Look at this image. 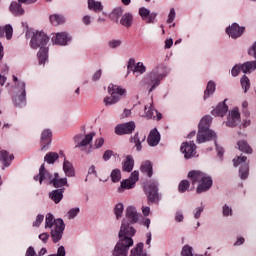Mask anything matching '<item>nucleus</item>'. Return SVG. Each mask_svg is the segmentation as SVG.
Returning <instances> with one entry per match:
<instances>
[{"label": "nucleus", "instance_id": "1", "mask_svg": "<svg viewBox=\"0 0 256 256\" xmlns=\"http://www.w3.org/2000/svg\"><path fill=\"white\" fill-rule=\"evenodd\" d=\"M26 37L30 40V47L32 49H40L38 52V59L40 65H45V61L49 58V48H47V44L49 43V37L45 32H26Z\"/></svg>", "mask_w": 256, "mask_h": 256}, {"label": "nucleus", "instance_id": "2", "mask_svg": "<svg viewBox=\"0 0 256 256\" xmlns=\"http://www.w3.org/2000/svg\"><path fill=\"white\" fill-rule=\"evenodd\" d=\"M188 179H190L192 185L198 183L196 193L201 194L205 191H209L213 187V179L199 170H192L188 173Z\"/></svg>", "mask_w": 256, "mask_h": 256}, {"label": "nucleus", "instance_id": "3", "mask_svg": "<svg viewBox=\"0 0 256 256\" xmlns=\"http://www.w3.org/2000/svg\"><path fill=\"white\" fill-rule=\"evenodd\" d=\"M45 227H49L51 230V237L53 243H59L63 238V232L65 231V222L63 219L58 218L54 220L53 214L46 215Z\"/></svg>", "mask_w": 256, "mask_h": 256}, {"label": "nucleus", "instance_id": "4", "mask_svg": "<svg viewBox=\"0 0 256 256\" xmlns=\"http://www.w3.org/2000/svg\"><path fill=\"white\" fill-rule=\"evenodd\" d=\"M14 83L16 86L14 87L13 101L16 107H25L26 95L25 91V82L19 81L17 76H12Z\"/></svg>", "mask_w": 256, "mask_h": 256}, {"label": "nucleus", "instance_id": "5", "mask_svg": "<svg viewBox=\"0 0 256 256\" xmlns=\"http://www.w3.org/2000/svg\"><path fill=\"white\" fill-rule=\"evenodd\" d=\"M167 76V71L165 70V66L158 65L156 66L150 73L147 74V79L151 88L149 93L155 89V87H159V83L163 81V78Z\"/></svg>", "mask_w": 256, "mask_h": 256}, {"label": "nucleus", "instance_id": "6", "mask_svg": "<svg viewBox=\"0 0 256 256\" xmlns=\"http://www.w3.org/2000/svg\"><path fill=\"white\" fill-rule=\"evenodd\" d=\"M159 184L155 180H150L146 185H144V191L146 193L148 203H159L161 198L159 197Z\"/></svg>", "mask_w": 256, "mask_h": 256}, {"label": "nucleus", "instance_id": "7", "mask_svg": "<svg viewBox=\"0 0 256 256\" xmlns=\"http://www.w3.org/2000/svg\"><path fill=\"white\" fill-rule=\"evenodd\" d=\"M95 137V133L90 132L88 134L80 133L74 136V143H76L75 149H81V151H86L87 154L91 153V150L85 149L87 145L91 144L93 138Z\"/></svg>", "mask_w": 256, "mask_h": 256}, {"label": "nucleus", "instance_id": "8", "mask_svg": "<svg viewBox=\"0 0 256 256\" xmlns=\"http://www.w3.org/2000/svg\"><path fill=\"white\" fill-rule=\"evenodd\" d=\"M234 167H239L240 179H247L249 177V162L247 161V156H237L233 159Z\"/></svg>", "mask_w": 256, "mask_h": 256}, {"label": "nucleus", "instance_id": "9", "mask_svg": "<svg viewBox=\"0 0 256 256\" xmlns=\"http://www.w3.org/2000/svg\"><path fill=\"white\" fill-rule=\"evenodd\" d=\"M133 247V239L120 240L114 247L113 256H127L129 249Z\"/></svg>", "mask_w": 256, "mask_h": 256}, {"label": "nucleus", "instance_id": "10", "mask_svg": "<svg viewBox=\"0 0 256 256\" xmlns=\"http://www.w3.org/2000/svg\"><path fill=\"white\" fill-rule=\"evenodd\" d=\"M239 123H241V113L239 108L235 107L229 111L225 125L226 127L235 128Z\"/></svg>", "mask_w": 256, "mask_h": 256}, {"label": "nucleus", "instance_id": "11", "mask_svg": "<svg viewBox=\"0 0 256 256\" xmlns=\"http://www.w3.org/2000/svg\"><path fill=\"white\" fill-rule=\"evenodd\" d=\"M136 231L133 226H129L127 221L123 220L122 225L118 234L119 240L118 241H126L127 239H133V235H135Z\"/></svg>", "mask_w": 256, "mask_h": 256}, {"label": "nucleus", "instance_id": "12", "mask_svg": "<svg viewBox=\"0 0 256 256\" xmlns=\"http://www.w3.org/2000/svg\"><path fill=\"white\" fill-rule=\"evenodd\" d=\"M217 134L211 129H199L197 133L196 143H207V141H215Z\"/></svg>", "mask_w": 256, "mask_h": 256}, {"label": "nucleus", "instance_id": "13", "mask_svg": "<svg viewBox=\"0 0 256 256\" xmlns=\"http://www.w3.org/2000/svg\"><path fill=\"white\" fill-rule=\"evenodd\" d=\"M180 151L186 159H191L197 155V145H195V142L193 141L183 142Z\"/></svg>", "mask_w": 256, "mask_h": 256}, {"label": "nucleus", "instance_id": "14", "mask_svg": "<svg viewBox=\"0 0 256 256\" xmlns=\"http://www.w3.org/2000/svg\"><path fill=\"white\" fill-rule=\"evenodd\" d=\"M138 13L142 21H145L146 23H155V19H157V12L151 13V11L145 7L139 8Z\"/></svg>", "mask_w": 256, "mask_h": 256}, {"label": "nucleus", "instance_id": "15", "mask_svg": "<svg viewBox=\"0 0 256 256\" xmlns=\"http://www.w3.org/2000/svg\"><path fill=\"white\" fill-rule=\"evenodd\" d=\"M226 33L232 39H237V37H241V35L245 33V27H240L239 24L233 23L231 26L226 28Z\"/></svg>", "mask_w": 256, "mask_h": 256}, {"label": "nucleus", "instance_id": "16", "mask_svg": "<svg viewBox=\"0 0 256 256\" xmlns=\"http://www.w3.org/2000/svg\"><path fill=\"white\" fill-rule=\"evenodd\" d=\"M108 93L109 95H113L114 93L115 97H118V101H121V98L125 97L127 90L121 86L110 84L108 86Z\"/></svg>", "mask_w": 256, "mask_h": 256}, {"label": "nucleus", "instance_id": "17", "mask_svg": "<svg viewBox=\"0 0 256 256\" xmlns=\"http://www.w3.org/2000/svg\"><path fill=\"white\" fill-rule=\"evenodd\" d=\"M229 111V106L225 102H220L215 109L211 111V114L214 117H225L227 115V112Z\"/></svg>", "mask_w": 256, "mask_h": 256}, {"label": "nucleus", "instance_id": "18", "mask_svg": "<svg viewBox=\"0 0 256 256\" xmlns=\"http://www.w3.org/2000/svg\"><path fill=\"white\" fill-rule=\"evenodd\" d=\"M53 137V133L51 130H44L41 136V148L40 151H45L49 145H51V138Z\"/></svg>", "mask_w": 256, "mask_h": 256}, {"label": "nucleus", "instance_id": "19", "mask_svg": "<svg viewBox=\"0 0 256 256\" xmlns=\"http://www.w3.org/2000/svg\"><path fill=\"white\" fill-rule=\"evenodd\" d=\"M52 41L54 45H67L71 41V37L66 32H58Z\"/></svg>", "mask_w": 256, "mask_h": 256}, {"label": "nucleus", "instance_id": "20", "mask_svg": "<svg viewBox=\"0 0 256 256\" xmlns=\"http://www.w3.org/2000/svg\"><path fill=\"white\" fill-rule=\"evenodd\" d=\"M147 141L150 147H157V145H159V142L161 141V134H159V131L157 129L151 130L150 134L148 135Z\"/></svg>", "mask_w": 256, "mask_h": 256}, {"label": "nucleus", "instance_id": "21", "mask_svg": "<svg viewBox=\"0 0 256 256\" xmlns=\"http://www.w3.org/2000/svg\"><path fill=\"white\" fill-rule=\"evenodd\" d=\"M13 159H15V156L13 154H9L7 150L0 151V163H2L3 169H5V167H9Z\"/></svg>", "mask_w": 256, "mask_h": 256}, {"label": "nucleus", "instance_id": "22", "mask_svg": "<svg viewBox=\"0 0 256 256\" xmlns=\"http://www.w3.org/2000/svg\"><path fill=\"white\" fill-rule=\"evenodd\" d=\"M145 139H147L145 134L137 132L133 137H131L130 141L135 144L136 151H141V149H143L141 143H145Z\"/></svg>", "mask_w": 256, "mask_h": 256}, {"label": "nucleus", "instance_id": "23", "mask_svg": "<svg viewBox=\"0 0 256 256\" xmlns=\"http://www.w3.org/2000/svg\"><path fill=\"white\" fill-rule=\"evenodd\" d=\"M60 155L64 157L63 162V171L67 177H75V168H73V164L67 160L65 157V154L63 152H60Z\"/></svg>", "mask_w": 256, "mask_h": 256}, {"label": "nucleus", "instance_id": "24", "mask_svg": "<svg viewBox=\"0 0 256 256\" xmlns=\"http://www.w3.org/2000/svg\"><path fill=\"white\" fill-rule=\"evenodd\" d=\"M54 177L45 169V164H42L40 169H39V183L40 185L43 183V181H50L51 185V180H53Z\"/></svg>", "mask_w": 256, "mask_h": 256}, {"label": "nucleus", "instance_id": "25", "mask_svg": "<svg viewBox=\"0 0 256 256\" xmlns=\"http://www.w3.org/2000/svg\"><path fill=\"white\" fill-rule=\"evenodd\" d=\"M144 111L147 119H156L157 117V121L161 120V113L153 109V104H150V106H145Z\"/></svg>", "mask_w": 256, "mask_h": 256}, {"label": "nucleus", "instance_id": "26", "mask_svg": "<svg viewBox=\"0 0 256 256\" xmlns=\"http://www.w3.org/2000/svg\"><path fill=\"white\" fill-rule=\"evenodd\" d=\"M6 37L7 41L13 39V26L6 24L5 26H0V38Z\"/></svg>", "mask_w": 256, "mask_h": 256}, {"label": "nucleus", "instance_id": "27", "mask_svg": "<svg viewBox=\"0 0 256 256\" xmlns=\"http://www.w3.org/2000/svg\"><path fill=\"white\" fill-rule=\"evenodd\" d=\"M56 189H59V187H69V184L67 183V178H59V173L54 174V179L51 180V184Z\"/></svg>", "mask_w": 256, "mask_h": 256}, {"label": "nucleus", "instance_id": "28", "mask_svg": "<svg viewBox=\"0 0 256 256\" xmlns=\"http://www.w3.org/2000/svg\"><path fill=\"white\" fill-rule=\"evenodd\" d=\"M63 193H65V188L56 189L49 193V197L52 201H54V203H61Z\"/></svg>", "mask_w": 256, "mask_h": 256}, {"label": "nucleus", "instance_id": "29", "mask_svg": "<svg viewBox=\"0 0 256 256\" xmlns=\"http://www.w3.org/2000/svg\"><path fill=\"white\" fill-rule=\"evenodd\" d=\"M141 173L144 175H147V177H153V164L151 161L146 160L145 162L142 163L140 167Z\"/></svg>", "mask_w": 256, "mask_h": 256}, {"label": "nucleus", "instance_id": "30", "mask_svg": "<svg viewBox=\"0 0 256 256\" xmlns=\"http://www.w3.org/2000/svg\"><path fill=\"white\" fill-rule=\"evenodd\" d=\"M126 217L131 223H137L139 221V216L137 215V210L133 206H129L126 209Z\"/></svg>", "mask_w": 256, "mask_h": 256}, {"label": "nucleus", "instance_id": "31", "mask_svg": "<svg viewBox=\"0 0 256 256\" xmlns=\"http://www.w3.org/2000/svg\"><path fill=\"white\" fill-rule=\"evenodd\" d=\"M212 123H213V117H211L210 115H206L201 118V120L198 124V128L199 129H210Z\"/></svg>", "mask_w": 256, "mask_h": 256}, {"label": "nucleus", "instance_id": "32", "mask_svg": "<svg viewBox=\"0 0 256 256\" xmlns=\"http://www.w3.org/2000/svg\"><path fill=\"white\" fill-rule=\"evenodd\" d=\"M237 146L239 151H241L242 153H246L247 155H251V153H253V148H251L249 143H247V141L245 140H239L237 142Z\"/></svg>", "mask_w": 256, "mask_h": 256}, {"label": "nucleus", "instance_id": "33", "mask_svg": "<svg viewBox=\"0 0 256 256\" xmlns=\"http://www.w3.org/2000/svg\"><path fill=\"white\" fill-rule=\"evenodd\" d=\"M88 9L94 11V13H99L103 11V4L99 1L88 0Z\"/></svg>", "mask_w": 256, "mask_h": 256}, {"label": "nucleus", "instance_id": "34", "mask_svg": "<svg viewBox=\"0 0 256 256\" xmlns=\"http://www.w3.org/2000/svg\"><path fill=\"white\" fill-rule=\"evenodd\" d=\"M120 23L124 27H131V25H133V14L131 12H126L122 16Z\"/></svg>", "mask_w": 256, "mask_h": 256}, {"label": "nucleus", "instance_id": "35", "mask_svg": "<svg viewBox=\"0 0 256 256\" xmlns=\"http://www.w3.org/2000/svg\"><path fill=\"white\" fill-rule=\"evenodd\" d=\"M241 67L243 73H253L256 69V61L245 62Z\"/></svg>", "mask_w": 256, "mask_h": 256}, {"label": "nucleus", "instance_id": "36", "mask_svg": "<svg viewBox=\"0 0 256 256\" xmlns=\"http://www.w3.org/2000/svg\"><path fill=\"white\" fill-rule=\"evenodd\" d=\"M10 11L13 13V15H23L25 13V10L21 8V4L17 2H12L10 5Z\"/></svg>", "mask_w": 256, "mask_h": 256}, {"label": "nucleus", "instance_id": "37", "mask_svg": "<svg viewBox=\"0 0 256 256\" xmlns=\"http://www.w3.org/2000/svg\"><path fill=\"white\" fill-rule=\"evenodd\" d=\"M134 165L135 162L133 161V157L127 156L126 161L123 164V171H126V173H131Z\"/></svg>", "mask_w": 256, "mask_h": 256}, {"label": "nucleus", "instance_id": "38", "mask_svg": "<svg viewBox=\"0 0 256 256\" xmlns=\"http://www.w3.org/2000/svg\"><path fill=\"white\" fill-rule=\"evenodd\" d=\"M57 159H59V154L57 152H48L44 157V161L50 165L55 163Z\"/></svg>", "mask_w": 256, "mask_h": 256}, {"label": "nucleus", "instance_id": "39", "mask_svg": "<svg viewBox=\"0 0 256 256\" xmlns=\"http://www.w3.org/2000/svg\"><path fill=\"white\" fill-rule=\"evenodd\" d=\"M215 89V82L209 81L204 92V99H207L210 95H213L215 93Z\"/></svg>", "mask_w": 256, "mask_h": 256}, {"label": "nucleus", "instance_id": "40", "mask_svg": "<svg viewBox=\"0 0 256 256\" xmlns=\"http://www.w3.org/2000/svg\"><path fill=\"white\" fill-rule=\"evenodd\" d=\"M50 23L52 25H61L65 23V18L59 14H53L50 16Z\"/></svg>", "mask_w": 256, "mask_h": 256}, {"label": "nucleus", "instance_id": "41", "mask_svg": "<svg viewBox=\"0 0 256 256\" xmlns=\"http://www.w3.org/2000/svg\"><path fill=\"white\" fill-rule=\"evenodd\" d=\"M130 256H147V254L143 253V243L137 244V246L131 250Z\"/></svg>", "mask_w": 256, "mask_h": 256}, {"label": "nucleus", "instance_id": "42", "mask_svg": "<svg viewBox=\"0 0 256 256\" xmlns=\"http://www.w3.org/2000/svg\"><path fill=\"white\" fill-rule=\"evenodd\" d=\"M116 103H119V97L115 96L114 93L104 98V105L106 106L115 105Z\"/></svg>", "mask_w": 256, "mask_h": 256}, {"label": "nucleus", "instance_id": "43", "mask_svg": "<svg viewBox=\"0 0 256 256\" xmlns=\"http://www.w3.org/2000/svg\"><path fill=\"white\" fill-rule=\"evenodd\" d=\"M240 83L242 85V89H244V93H247V91H249V89L251 87V81L249 80V78L244 75L241 78Z\"/></svg>", "mask_w": 256, "mask_h": 256}, {"label": "nucleus", "instance_id": "44", "mask_svg": "<svg viewBox=\"0 0 256 256\" xmlns=\"http://www.w3.org/2000/svg\"><path fill=\"white\" fill-rule=\"evenodd\" d=\"M190 186L191 183L189 182V180H182L178 186L179 193H185V191H187Z\"/></svg>", "mask_w": 256, "mask_h": 256}, {"label": "nucleus", "instance_id": "45", "mask_svg": "<svg viewBox=\"0 0 256 256\" xmlns=\"http://www.w3.org/2000/svg\"><path fill=\"white\" fill-rule=\"evenodd\" d=\"M145 71H147V67L145 66V64H143V62H138L134 66V73H139L140 75H143Z\"/></svg>", "mask_w": 256, "mask_h": 256}, {"label": "nucleus", "instance_id": "46", "mask_svg": "<svg viewBox=\"0 0 256 256\" xmlns=\"http://www.w3.org/2000/svg\"><path fill=\"white\" fill-rule=\"evenodd\" d=\"M133 187H135V182H132L130 179H126L121 182V188H119V191H121V189H133Z\"/></svg>", "mask_w": 256, "mask_h": 256}, {"label": "nucleus", "instance_id": "47", "mask_svg": "<svg viewBox=\"0 0 256 256\" xmlns=\"http://www.w3.org/2000/svg\"><path fill=\"white\" fill-rule=\"evenodd\" d=\"M123 210H124L123 203L116 204L114 208L116 219H121V217L123 216Z\"/></svg>", "mask_w": 256, "mask_h": 256}, {"label": "nucleus", "instance_id": "48", "mask_svg": "<svg viewBox=\"0 0 256 256\" xmlns=\"http://www.w3.org/2000/svg\"><path fill=\"white\" fill-rule=\"evenodd\" d=\"M136 125L133 121L118 124L115 129H135Z\"/></svg>", "mask_w": 256, "mask_h": 256}, {"label": "nucleus", "instance_id": "49", "mask_svg": "<svg viewBox=\"0 0 256 256\" xmlns=\"http://www.w3.org/2000/svg\"><path fill=\"white\" fill-rule=\"evenodd\" d=\"M111 179L113 183H117L121 181V170L119 169H114L111 173Z\"/></svg>", "mask_w": 256, "mask_h": 256}, {"label": "nucleus", "instance_id": "50", "mask_svg": "<svg viewBox=\"0 0 256 256\" xmlns=\"http://www.w3.org/2000/svg\"><path fill=\"white\" fill-rule=\"evenodd\" d=\"M122 43L123 42L121 40H110L108 42V47L110 49H117V47H121Z\"/></svg>", "mask_w": 256, "mask_h": 256}, {"label": "nucleus", "instance_id": "51", "mask_svg": "<svg viewBox=\"0 0 256 256\" xmlns=\"http://www.w3.org/2000/svg\"><path fill=\"white\" fill-rule=\"evenodd\" d=\"M181 255L182 256H193V248H191L188 245L184 246L182 249Z\"/></svg>", "mask_w": 256, "mask_h": 256}, {"label": "nucleus", "instance_id": "52", "mask_svg": "<svg viewBox=\"0 0 256 256\" xmlns=\"http://www.w3.org/2000/svg\"><path fill=\"white\" fill-rule=\"evenodd\" d=\"M116 135H131L133 129H115Z\"/></svg>", "mask_w": 256, "mask_h": 256}, {"label": "nucleus", "instance_id": "53", "mask_svg": "<svg viewBox=\"0 0 256 256\" xmlns=\"http://www.w3.org/2000/svg\"><path fill=\"white\" fill-rule=\"evenodd\" d=\"M113 155H115V152H113V150H106L102 156V159L103 161H109V159H111Z\"/></svg>", "mask_w": 256, "mask_h": 256}, {"label": "nucleus", "instance_id": "54", "mask_svg": "<svg viewBox=\"0 0 256 256\" xmlns=\"http://www.w3.org/2000/svg\"><path fill=\"white\" fill-rule=\"evenodd\" d=\"M242 71V66L241 64H238V65H235L233 68H232V76L233 77H237V75H239V73H241Z\"/></svg>", "mask_w": 256, "mask_h": 256}, {"label": "nucleus", "instance_id": "55", "mask_svg": "<svg viewBox=\"0 0 256 256\" xmlns=\"http://www.w3.org/2000/svg\"><path fill=\"white\" fill-rule=\"evenodd\" d=\"M76 215H79V208H72L68 211L69 219H75Z\"/></svg>", "mask_w": 256, "mask_h": 256}, {"label": "nucleus", "instance_id": "56", "mask_svg": "<svg viewBox=\"0 0 256 256\" xmlns=\"http://www.w3.org/2000/svg\"><path fill=\"white\" fill-rule=\"evenodd\" d=\"M129 180L134 184L137 183L139 181V171L132 172Z\"/></svg>", "mask_w": 256, "mask_h": 256}, {"label": "nucleus", "instance_id": "57", "mask_svg": "<svg viewBox=\"0 0 256 256\" xmlns=\"http://www.w3.org/2000/svg\"><path fill=\"white\" fill-rule=\"evenodd\" d=\"M43 219H45L44 215L39 214L36 217V221L33 222V227H39L41 225V223H43Z\"/></svg>", "mask_w": 256, "mask_h": 256}, {"label": "nucleus", "instance_id": "58", "mask_svg": "<svg viewBox=\"0 0 256 256\" xmlns=\"http://www.w3.org/2000/svg\"><path fill=\"white\" fill-rule=\"evenodd\" d=\"M175 15V8H171L170 13L168 14L167 23H173V21H175Z\"/></svg>", "mask_w": 256, "mask_h": 256}, {"label": "nucleus", "instance_id": "59", "mask_svg": "<svg viewBox=\"0 0 256 256\" xmlns=\"http://www.w3.org/2000/svg\"><path fill=\"white\" fill-rule=\"evenodd\" d=\"M103 145H105V139L98 138L95 140L94 146L96 147V149H101V147H103Z\"/></svg>", "mask_w": 256, "mask_h": 256}, {"label": "nucleus", "instance_id": "60", "mask_svg": "<svg viewBox=\"0 0 256 256\" xmlns=\"http://www.w3.org/2000/svg\"><path fill=\"white\" fill-rule=\"evenodd\" d=\"M233 214V210L228 207L227 205H224L223 207V215L224 217H229V215H232Z\"/></svg>", "mask_w": 256, "mask_h": 256}, {"label": "nucleus", "instance_id": "61", "mask_svg": "<svg viewBox=\"0 0 256 256\" xmlns=\"http://www.w3.org/2000/svg\"><path fill=\"white\" fill-rule=\"evenodd\" d=\"M112 15H114V17H121V15H123V8L121 7H117L113 10Z\"/></svg>", "mask_w": 256, "mask_h": 256}, {"label": "nucleus", "instance_id": "62", "mask_svg": "<svg viewBox=\"0 0 256 256\" xmlns=\"http://www.w3.org/2000/svg\"><path fill=\"white\" fill-rule=\"evenodd\" d=\"M25 256H38V255H37V252H35V248H33L32 246H30V247L27 249Z\"/></svg>", "mask_w": 256, "mask_h": 256}, {"label": "nucleus", "instance_id": "63", "mask_svg": "<svg viewBox=\"0 0 256 256\" xmlns=\"http://www.w3.org/2000/svg\"><path fill=\"white\" fill-rule=\"evenodd\" d=\"M39 239L43 241V243H47V241H49V233L40 234Z\"/></svg>", "mask_w": 256, "mask_h": 256}, {"label": "nucleus", "instance_id": "64", "mask_svg": "<svg viewBox=\"0 0 256 256\" xmlns=\"http://www.w3.org/2000/svg\"><path fill=\"white\" fill-rule=\"evenodd\" d=\"M56 256H65V247L63 246H60L58 248V251H57V255Z\"/></svg>", "mask_w": 256, "mask_h": 256}]
</instances>
